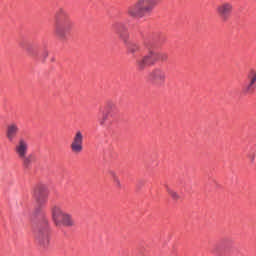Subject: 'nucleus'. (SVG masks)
<instances>
[{
  "label": "nucleus",
  "mask_w": 256,
  "mask_h": 256,
  "mask_svg": "<svg viewBox=\"0 0 256 256\" xmlns=\"http://www.w3.org/2000/svg\"><path fill=\"white\" fill-rule=\"evenodd\" d=\"M75 27V22L71 19L69 12L59 8L54 15V35L57 39L65 41Z\"/></svg>",
  "instance_id": "obj_1"
},
{
  "label": "nucleus",
  "mask_w": 256,
  "mask_h": 256,
  "mask_svg": "<svg viewBox=\"0 0 256 256\" xmlns=\"http://www.w3.org/2000/svg\"><path fill=\"white\" fill-rule=\"evenodd\" d=\"M161 0H137L126 8V15L130 19H143L146 15H151L153 9Z\"/></svg>",
  "instance_id": "obj_2"
},
{
  "label": "nucleus",
  "mask_w": 256,
  "mask_h": 256,
  "mask_svg": "<svg viewBox=\"0 0 256 256\" xmlns=\"http://www.w3.org/2000/svg\"><path fill=\"white\" fill-rule=\"evenodd\" d=\"M117 115H119V107L113 100H108L104 107L100 108L98 123L101 127H109L117 119Z\"/></svg>",
  "instance_id": "obj_3"
},
{
  "label": "nucleus",
  "mask_w": 256,
  "mask_h": 256,
  "mask_svg": "<svg viewBox=\"0 0 256 256\" xmlns=\"http://www.w3.org/2000/svg\"><path fill=\"white\" fill-rule=\"evenodd\" d=\"M14 153L21 161L24 169H31L33 166V155L29 154V142L23 137L19 138L14 146Z\"/></svg>",
  "instance_id": "obj_4"
},
{
  "label": "nucleus",
  "mask_w": 256,
  "mask_h": 256,
  "mask_svg": "<svg viewBox=\"0 0 256 256\" xmlns=\"http://www.w3.org/2000/svg\"><path fill=\"white\" fill-rule=\"evenodd\" d=\"M51 217L56 227H75L73 215L63 211V208L59 205L51 207Z\"/></svg>",
  "instance_id": "obj_5"
},
{
  "label": "nucleus",
  "mask_w": 256,
  "mask_h": 256,
  "mask_svg": "<svg viewBox=\"0 0 256 256\" xmlns=\"http://www.w3.org/2000/svg\"><path fill=\"white\" fill-rule=\"evenodd\" d=\"M34 235H35L36 241L39 243L41 247H49L51 236H50L49 220L47 218H43L38 223L37 227L34 230Z\"/></svg>",
  "instance_id": "obj_6"
},
{
  "label": "nucleus",
  "mask_w": 256,
  "mask_h": 256,
  "mask_svg": "<svg viewBox=\"0 0 256 256\" xmlns=\"http://www.w3.org/2000/svg\"><path fill=\"white\" fill-rule=\"evenodd\" d=\"M234 249L235 240L223 238L211 248L210 253L215 256H230L233 255Z\"/></svg>",
  "instance_id": "obj_7"
},
{
  "label": "nucleus",
  "mask_w": 256,
  "mask_h": 256,
  "mask_svg": "<svg viewBox=\"0 0 256 256\" xmlns=\"http://www.w3.org/2000/svg\"><path fill=\"white\" fill-rule=\"evenodd\" d=\"M33 199L40 208L36 209V214L41 213V207H45L49 199V190L43 184H37L33 190Z\"/></svg>",
  "instance_id": "obj_8"
},
{
  "label": "nucleus",
  "mask_w": 256,
  "mask_h": 256,
  "mask_svg": "<svg viewBox=\"0 0 256 256\" xmlns=\"http://www.w3.org/2000/svg\"><path fill=\"white\" fill-rule=\"evenodd\" d=\"M148 81L154 87H164L165 83H167V72L163 68H154L148 74Z\"/></svg>",
  "instance_id": "obj_9"
},
{
  "label": "nucleus",
  "mask_w": 256,
  "mask_h": 256,
  "mask_svg": "<svg viewBox=\"0 0 256 256\" xmlns=\"http://www.w3.org/2000/svg\"><path fill=\"white\" fill-rule=\"evenodd\" d=\"M256 91V70L250 69L246 74V80L241 86L242 95H253Z\"/></svg>",
  "instance_id": "obj_10"
},
{
  "label": "nucleus",
  "mask_w": 256,
  "mask_h": 256,
  "mask_svg": "<svg viewBox=\"0 0 256 256\" xmlns=\"http://www.w3.org/2000/svg\"><path fill=\"white\" fill-rule=\"evenodd\" d=\"M216 13L222 23H227L233 15V3L231 2H222L216 7Z\"/></svg>",
  "instance_id": "obj_11"
},
{
  "label": "nucleus",
  "mask_w": 256,
  "mask_h": 256,
  "mask_svg": "<svg viewBox=\"0 0 256 256\" xmlns=\"http://www.w3.org/2000/svg\"><path fill=\"white\" fill-rule=\"evenodd\" d=\"M111 29L112 31H114V33H116V35H118L119 39H121V41H123V43L127 44L129 41V28L127 27V25L123 22H114L111 25Z\"/></svg>",
  "instance_id": "obj_12"
},
{
  "label": "nucleus",
  "mask_w": 256,
  "mask_h": 256,
  "mask_svg": "<svg viewBox=\"0 0 256 256\" xmlns=\"http://www.w3.org/2000/svg\"><path fill=\"white\" fill-rule=\"evenodd\" d=\"M155 65V60H153V55L151 50L144 56L136 59L135 66L138 71H145L147 67H153Z\"/></svg>",
  "instance_id": "obj_13"
},
{
  "label": "nucleus",
  "mask_w": 256,
  "mask_h": 256,
  "mask_svg": "<svg viewBox=\"0 0 256 256\" xmlns=\"http://www.w3.org/2000/svg\"><path fill=\"white\" fill-rule=\"evenodd\" d=\"M70 149L75 155H79V153L83 152V132L80 130L76 131L70 144Z\"/></svg>",
  "instance_id": "obj_14"
},
{
  "label": "nucleus",
  "mask_w": 256,
  "mask_h": 256,
  "mask_svg": "<svg viewBox=\"0 0 256 256\" xmlns=\"http://www.w3.org/2000/svg\"><path fill=\"white\" fill-rule=\"evenodd\" d=\"M19 124L16 122H12L6 126V139L10 142L13 143L17 139V135H19Z\"/></svg>",
  "instance_id": "obj_15"
},
{
  "label": "nucleus",
  "mask_w": 256,
  "mask_h": 256,
  "mask_svg": "<svg viewBox=\"0 0 256 256\" xmlns=\"http://www.w3.org/2000/svg\"><path fill=\"white\" fill-rule=\"evenodd\" d=\"M19 47H21V49H24V51H26V54L28 55V57H37L39 55V50L37 49V46L33 44H29L25 40L19 42Z\"/></svg>",
  "instance_id": "obj_16"
},
{
  "label": "nucleus",
  "mask_w": 256,
  "mask_h": 256,
  "mask_svg": "<svg viewBox=\"0 0 256 256\" xmlns=\"http://www.w3.org/2000/svg\"><path fill=\"white\" fill-rule=\"evenodd\" d=\"M150 52L152 53V59L154 61V65H156V63H158V61H168L169 59V54L167 52H155L153 50H150Z\"/></svg>",
  "instance_id": "obj_17"
},
{
  "label": "nucleus",
  "mask_w": 256,
  "mask_h": 256,
  "mask_svg": "<svg viewBox=\"0 0 256 256\" xmlns=\"http://www.w3.org/2000/svg\"><path fill=\"white\" fill-rule=\"evenodd\" d=\"M155 43H157V35L151 34L145 38H143V45L146 49H151Z\"/></svg>",
  "instance_id": "obj_18"
},
{
  "label": "nucleus",
  "mask_w": 256,
  "mask_h": 256,
  "mask_svg": "<svg viewBox=\"0 0 256 256\" xmlns=\"http://www.w3.org/2000/svg\"><path fill=\"white\" fill-rule=\"evenodd\" d=\"M124 45H126L127 53L129 55H135V53H139L141 51V45H139V43L127 42V44L124 43Z\"/></svg>",
  "instance_id": "obj_19"
},
{
  "label": "nucleus",
  "mask_w": 256,
  "mask_h": 256,
  "mask_svg": "<svg viewBox=\"0 0 256 256\" xmlns=\"http://www.w3.org/2000/svg\"><path fill=\"white\" fill-rule=\"evenodd\" d=\"M110 176L113 179V183H114L116 189H121V187H122L121 180H119V176H117V173L111 171Z\"/></svg>",
  "instance_id": "obj_20"
},
{
  "label": "nucleus",
  "mask_w": 256,
  "mask_h": 256,
  "mask_svg": "<svg viewBox=\"0 0 256 256\" xmlns=\"http://www.w3.org/2000/svg\"><path fill=\"white\" fill-rule=\"evenodd\" d=\"M247 158L251 163H255V157H256V149L255 147H250L246 154Z\"/></svg>",
  "instance_id": "obj_21"
},
{
  "label": "nucleus",
  "mask_w": 256,
  "mask_h": 256,
  "mask_svg": "<svg viewBox=\"0 0 256 256\" xmlns=\"http://www.w3.org/2000/svg\"><path fill=\"white\" fill-rule=\"evenodd\" d=\"M167 193L168 195H170L173 201H179V199H181V196L179 195V193H177L175 190L171 188H167Z\"/></svg>",
  "instance_id": "obj_22"
},
{
  "label": "nucleus",
  "mask_w": 256,
  "mask_h": 256,
  "mask_svg": "<svg viewBox=\"0 0 256 256\" xmlns=\"http://www.w3.org/2000/svg\"><path fill=\"white\" fill-rule=\"evenodd\" d=\"M49 56V53L44 52V59L47 58Z\"/></svg>",
  "instance_id": "obj_23"
}]
</instances>
